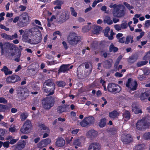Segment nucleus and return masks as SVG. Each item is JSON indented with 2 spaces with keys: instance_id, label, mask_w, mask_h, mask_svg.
I'll return each mask as SVG.
<instances>
[{
  "instance_id": "obj_36",
  "label": "nucleus",
  "mask_w": 150,
  "mask_h": 150,
  "mask_svg": "<svg viewBox=\"0 0 150 150\" xmlns=\"http://www.w3.org/2000/svg\"><path fill=\"white\" fill-rule=\"evenodd\" d=\"M34 23L37 25V27L38 28L41 30H42L43 28L42 26V25L40 21L38 20H34Z\"/></svg>"
},
{
  "instance_id": "obj_33",
  "label": "nucleus",
  "mask_w": 150,
  "mask_h": 150,
  "mask_svg": "<svg viewBox=\"0 0 150 150\" xmlns=\"http://www.w3.org/2000/svg\"><path fill=\"white\" fill-rule=\"evenodd\" d=\"M118 50L117 47H115L112 43L111 44L109 47V51L110 52H116Z\"/></svg>"
},
{
  "instance_id": "obj_31",
  "label": "nucleus",
  "mask_w": 150,
  "mask_h": 150,
  "mask_svg": "<svg viewBox=\"0 0 150 150\" xmlns=\"http://www.w3.org/2000/svg\"><path fill=\"white\" fill-rule=\"evenodd\" d=\"M106 119L105 118H103L101 119L100 121L99 125L101 127H104L106 124Z\"/></svg>"
},
{
  "instance_id": "obj_54",
  "label": "nucleus",
  "mask_w": 150,
  "mask_h": 150,
  "mask_svg": "<svg viewBox=\"0 0 150 150\" xmlns=\"http://www.w3.org/2000/svg\"><path fill=\"white\" fill-rule=\"evenodd\" d=\"M123 4L126 6V7L129 10H130L134 8V7L130 5L126 2H124Z\"/></svg>"
},
{
  "instance_id": "obj_49",
  "label": "nucleus",
  "mask_w": 150,
  "mask_h": 150,
  "mask_svg": "<svg viewBox=\"0 0 150 150\" xmlns=\"http://www.w3.org/2000/svg\"><path fill=\"white\" fill-rule=\"evenodd\" d=\"M15 127V125H11L10 126V127L9 128V131L12 133L15 132L16 130V129Z\"/></svg>"
},
{
  "instance_id": "obj_21",
  "label": "nucleus",
  "mask_w": 150,
  "mask_h": 150,
  "mask_svg": "<svg viewBox=\"0 0 150 150\" xmlns=\"http://www.w3.org/2000/svg\"><path fill=\"white\" fill-rule=\"evenodd\" d=\"M123 120L126 122L129 120L130 118V113L127 111H126L123 113Z\"/></svg>"
},
{
  "instance_id": "obj_35",
  "label": "nucleus",
  "mask_w": 150,
  "mask_h": 150,
  "mask_svg": "<svg viewBox=\"0 0 150 150\" xmlns=\"http://www.w3.org/2000/svg\"><path fill=\"white\" fill-rule=\"evenodd\" d=\"M6 132V129H4L0 128V140H4V138L3 137L5 134Z\"/></svg>"
},
{
  "instance_id": "obj_1",
  "label": "nucleus",
  "mask_w": 150,
  "mask_h": 150,
  "mask_svg": "<svg viewBox=\"0 0 150 150\" xmlns=\"http://www.w3.org/2000/svg\"><path fill=\"white\" fill-rule=\"evenodd\" d=\"M56 16L57 21L60 23L65 22L70 18L69 13L66 10H64L61 11H57Z\"/></svg>"
},
{
  "instance_id": "obj_46",
  "label": "nucleus",
  "mask_w": 150,
  "mask_h": 150,
  "mask_svg": "<svg viewBox=\"0 0 150 150\" xmlns=\"http://www.w3.org/2000/svg\"><path fill=\"white\" fill-rule=\"evenodd\" d=\"M148 62V61H142L138 62L137 63V66L138 67H140L142 66L145 65Z\"/></svg>"
},
{
  "instance_id": "obj_16",
  "label": "nucleus",
  "mask_w": 150,
  "mask_h": 150,
  "mask_svg": "<svg viewBox=\"0 0 150 150\" xmlns=\"http://www.w3.org/2000/svg\"><path fill=\"white\" fill-rule=\"evenodd\" d=\"M26 143L24 140L20 141L17 143L16 147L17 149L20 150L23 149Z\"/></svg>"
},
{
  "instance_id": "obj_40",
  "label": "nucleus",
  "mask_w": 150,
  "mask_h": 150,
  "mask_svg": "<svg viewBox=\"0 0 150 150\" xmlns=\"http://www.w3.org/2000/svg\"><path fill=\"white\" fill-rule=\"evenodd\" d=\"M73 139V137L71 136L67 137H65V139L66 142L68 144L71 145H72V143L71 141Z\"/></svg>"
},
{
  "instance_id": "obj_17",
  "label": "nucleus",
  "mask_w": 150,
  "mask_h": 150,
  "mask_svg": "<svg viewBox=\"0 0 150 150\" xmlns=\"http://www.w3.org/2000/svg\"><path fill=\"white\" fill-rule=\"evenodd\" d=\"M28 33H25L22 36V40L24 42L30 44V42L31 41V39L28 38Z\"/></svg>"
},
{
  "instance_id": "obj_62",
  "label": "nucleus",
  "mask_w": 150,
  "mask_h": 150,
  "mask_svg": "<svg viewBox=\"0 0 150 150\" xmlns=\"http://www.w3.org/2000/svg\"><path fill=\"white\" fill-rule=\"evenodd\" d=\"M64 112L67 111L69 109V105H62Z\"/></svg>"
},
{
  "instance_id": "obj_12",
  "label": "nucleus",
  "mask_w": 150,
  "mask_h": 150,
  "mask_svg": "<svg viewBox=\"0 0 150 150\" xmlns=\"http://www.w3.org/2000/svg\"><path fill=\"white\" fill-rule=\"evenodd\" d=\"M121 140L124 143L127 144L132 141V138L129 134H127L126 135H122Z\"/></svg>"
},
{
  "instance_id": "obj_3",
  "label": "nucleus",
  "mask_w": 150,
  "mask_h": 150,
  "mask_svg": "<svg viewBox=\"0 0 150 150\" xmlns=\"http://www.w3.org/2000/svg\"><path fill=\"white\" fill-rule=\"evenodd\" d=\"M34 28H32L30 30L31 33L30 34L33 37V38L31 39V41L30 42V44H37L41 42L42 39V34L41 32L39 31L35 32L34 31Z\"/></svg>"
},
{
  "instance_id": "obj_34",
  "label": "nucleus",
  "mask_w": 150,
  "mask_h": 150,
  "mask_svg": "<svg viewBox=\"0 0 150 150\" xmlns=\"http://www.w3.org/2000/svg\"><path fill=\"white\" fill-rule=\"evenodd\" d=\"M30 128L23 126L21 129V131L23 133L26 134L29 133V130Z\"/></svg>"
},
{
  "instance_id": "obj_27",
  "label": "nucleus",
  "mask_w": 150,
  "mask_h": 150,
  "mask_svg": "<svg viewBox=\"0 0 150 150\" xmlns=\"http://www.w3.org/2000/svg\"><path fill=\"white\" fill-rule=\"evenodd\" d=\"M132 111L135 113L136 114H138L139 113H142V111L141 110L137 108L136 106L134 105L132 106Z\"/></svg>"
},
{
  "instance_id": "obj_9",
  "label": "nucleus",
  "mask_w": 150,
  "mask_h": 150,
  "mask_svg": "<svg viewBox=\"0 0 150 150\" xmlns=\"http://www.w3.org/2000/svg\"><path fill=\"white\" fill-rule=\"evenodd\" d=\"M14 45L12 43H10L9 42H6L3 43L2 42H0V48L1 50V55H3L5 52V50H6L8 47H13Z\"/></svg>"
},
{
  "instance_id": "obj_26",
  "label": "nucleus",
  "mask_w": 150,
  "mask_h": 150,
  "mask_svg": "<svg viewBox=\"0 0 150 150\" xmlns=\"http://www.w3.org/2000/svg\"><path fill=\"white\" fill-rule=\"evenodd\" d=\"M93 27L92 32L95 34H98L100 30H101V28L100 27L97 25H94Z\"/></svg>"
},
{
  "instance_id": "obj_56",
  "label": "nucleus",
  "mask_w": 150,
  "mask_h": 150,
  "mask_svg": "<svg viewBox=\"0 0 150 150\" xmlns=\"http://www.w3.org/2000/svg\"><path fill=\"white\" fill-rule=\"evenodd\" d=\"M150 26V20H147L145 21L144 27L147 28Z\"/></svg>"
},
{
  "instance_id": "obj_37",
  "label": "nucleus",
  "mask_w": 150,
  "mask_h": 150,
  "mask_svg": "<svg viewBox=\"0 0 150 150\" xmlns=\"http://www.w3.org/2000/svg\"><path fill=\"white\" fill-rule=\"evenodd\" d=\"M70 10L71 15L74 17H77L78 14L74 8L72 7H71L70 8Z\"/></svg>"
},
{
  "instance_id": "obj_38",
  "label": "nucleus",
  "mask_w": 150,
  "mask_h": 150,
  "mask_svg": "<svg viewBox=\"0 0 150 150\" xmlns=\"http://www.w3.org/2000/svg\"><path fill=\"white\" fill-rule=\"evenodd\" d=\"M88 125L94 122V118L92 117H88L85 118Z\"/></svg>"
},
{
  "instance_id": "obj_48",
  "label": "nucleus",
  "mask_w": 150,
  "mask_h": 150,
  "mask_svg": "<svg viewBox=\"0 0 150 150\" xmlns=\"http://www.w3.org/2000/svg\"><path fill=\"white\" fill-rule=\"evenodd\" d=\"M80 125L82 127H85L87 125H88L85 118L83 120L82 122H80Z\"/></svg>"
},
{
  "instance_id": "obj_41",
  "label": "nucleus",
  "mask_w": 150,
  "mask_h": 150,
  "mask_svg": "<svg viewBox=\"0 0 150 150\" xmlns=\"http://www.w3.org/2000/svg\"><path fill=\"white\" fill-rule=\"evenodd\" d=\"M1 37L5 39L11 40V35L6 33H3L1 34Z\"/></svg>"
},
{
  "instance_id": "obj_18",
  "label": "nucleus",
  "mask_w": 150,
  "mask_h": 150,
  "mask_svg": "<svg viewBox=\"0 0 150 150\" xmlns=\"http://www.w3.org/2000/svg\"><path fill=\"white\" fill-rule=\"evenodd\" d=\"M69 64H63L61 65L60 66V69L58 70V72H65L68 71L69 70Z\"/></svg>"
},
{
  "instance_id": "obj_30",
  "label": "nucleus",
  "mask_w": 150,
  "mask_h": 150,
  "mask_svg": "<svg viewBox=\"0 0 150 150\" xmlns=\"http://www.w3.org/2000/svg\"><path fill=\"white\" fill-rule=\"evenodd\" d=\"M28 114L26 112H24L21 113L20 115V118L22 121H24L28 117Z\"/></svg>"
},
{
  "instance_id": "obj_59",
  "label": "nucleus",
  "mask_w": 150,
  "mask_h": 150,
  "mask_svg": "<svg viewBox=\"0 0 150 150\" xmlns=\"http://www.w3.org/2000/svg\"><path fill=\"white\" fill-rule=\"evenodd\" d=\"M144 73L145 75H148L150 73V70L147 68H145L144 69Z\"/></svg>"
},
{
  "instance_id": "obj_7",
  "label": "nucleus",
  "mask_w": 150,
  "mask_h": 150,
  "mask_svg": "<svg viewBox=\"0 0 150 150\" xmlns=\"http://www.w3.org/2000/svg\"><path fill=\"white\" fill-rule=\"evenodd\" d=\"M20 20L18 23V25L23 27L26 26L29 21V16L27 13L24 12L20 16Z\"/></svg>"
},
{
  "instance_id": "obj_45",
  "label": "nucleus",
  "mask_w": 150,
  "mask_h": 150,
  "mask_svg": "<svg viewBox=\"0 0 150 150\" xmlns=\"http://www.w3.org/2000/svg\"><path fill=\"white\" fill-rule=\"evenodd\" d=\"M91 28V26L86 25L83 27L82 28V30L83 32H86L89 30Z\"/></svg>"
},
{
  "instance_id": "obj_2",
  "label": "nucleus",
  "mask_w": 150,
  "mask_h": 150,
  "mask_svg": "<svg viewBox=\"0 0 150 150\" xmlns=\"http://www.w3.org/2000/svg\"><path fill=\"white\" fill-rule=\"evenodd\" d=\"M67 39L68 42L72 46L76 45L80 42L81 40V37L74 32L70 33L68 35Z\"/></svg>"
},
{
  "instance_id": "obj_44",
  "label": "nucleus",
  "mask_w": 150,
  "mask_h": 150,
  "mask_svg": "<svg viewBox=\"0 0 150 150\" xmlns=\"http://www.w3.org/2000/svg\"><path fill=\"white\" fill-rule=\"evenodd\" d=\"M132 37L131 36H127L126 38V40L125 42L126 44H128L130 41H131V43H132L133 42V40H132Z\"/></svg>"
},
{
  "instance_id": "obj_60",
  "label": "nucleus",
  "mask_w": 150,
  "mask_h": 150,
  "mask_svg": "<svg viewBox=\"0 0 150 150\" xmlns=\"http://www.w3.org/2000/svg\"><path fill=\"white\" fill-rule=\"evenodd\" d=\"M7 103V100L6 99H5L4 98H0V103H3L4 104H6Z\"/></svg>"
},
{
  "instance_id": "obj_5",
  "label": "nucleus",
  "mask_w": 150,
  "mask_h": 150,
  "mask_svg": "<svg viewBox=\"0 0 150 150\" xmlns=\"http://www.w3.org/2000/svg\"><path fill=\"white\" fill-rule=\"evenodd\" d=\"M150 125V120L147 118H143L138 120L136 126L137 129L142 130L143 129L148 128Z\"/></svg>"
},
{
  "instance_id": "obj_52",
  "label": "nucleus",
  "mask_w": 150,
  "mask_h": 150,
  "mask_svg": "<svg viewBox=\"0 0 150 150\" xmlns=\"http://www.w3.org/2000/svg\"><path fill=\"white\" fill-rule=\"evenodd\" d=\"M64 108L62 106H58L57 108V111L59 113H62L64 112Z\"/></svg>"
},
{
  "instance_id": "obj_61",
  "label": "nucleus",
  "mask_w": 150,
  "mask_h": 150,
  "mask_svg": "<svg viewBox=\"0 0 150 150\" xmlns=\"http://www.w3.org/2000/svg\"><path fill=\"white\" fill-rule=\"evenodd\" d=\"M9 144L10 143L8 141L3 142V145L4 147L8 148L9 147Z\"/></svg>"
},
{
  "instance_id": "obj_63",
  "label": "nucleus",
  "mask_w": 150,
  "mask_h": 150,
  "mask_svg": "<svg viewBox=\"0 0 150 150\" xmlns=\"http://www.w3.org/2000/svg\"><path fill=\"white\" fill-rule=\"evenodd\" d=\"M45 144L47 146L51 142V139H46L43 140Z\"/></svg>"
},
{
  "instance_id": "obj_25",
  "label": "nucleus",
  "mask_w": 150,
  "mask_h": 150,
  "mask_svg": "<svg viewBox=\"0 0 150 150\" xmlns=\"http://www.w3.org/2000/svg\"><path fill=\"white\" fill-rule=\"evenodd\" d=\"M97 134V132L93 130H89L87 134L88 136L91 138L96 136Z\"/></svg>"
},
{
  "instance_id": "obj_14",
  "label": "nucleus",
  "mask_w": 150,
  "mask_h": 150,
  "mask_svg": "<svg viewBox=\"0 0 150 150\" xmlns=\"http://www.w3.org/2000/svg\"><path fill=\"white\" fill-rule=\"evenodd\" d=\"M101 146L99 143L94 142L91 143L89 145L88 150H100Z\"/></svg>"
},
{
  "instance_id": "obj_13",
  "label": "nucleus",
  "mask_w": 150,
  "mask_h": 150,
  "mask_svg": "<svg viewBox=\"0 0 150 150\" xmlns=\"http://www.w3.org/2000/svg\"><path fill=\"white\" fill-rule=\"evenodd\" d=\"M53 4L56 6L54 7L55 10L57 9H60L61 8V6L64 3V0H55L52 2Z\"/></svg>"
},
{
  "instance_id": "obj_42",
  "label": "nucleus",
  "mask_w": 150,
  "mask_h": 150,
  "mask_svg": "<svg viewBox=\"0 0 150 150\" xmlns=\"http://www.w3.org/2000/svg\"><path fill=\"white\" fill-rule=\"evenodd\" d=\"M23 126L30 128L31 127V124L30 121L29 120H26Z\"/></svg>"
},
{
  "instance_id": "obj_53",
  "label": "nucleus",
  "mask_w": 150,
  "mask_h": 150,
  "mask_svg": "<svg viewBox=\"0 0 150 150\" xmlns=\"http://www.w3.org/2000/svg\"><path fill=\"white\" fill-rule=\"evenodd\" d=\"M127 24L126 22L122 23L120 25V27L121 28V29H125L127 27Z\"/></svg>"
},
{
  "instance_id": "obj_50",
  "label": "nucleus",
  "mask_w": 150,
  "mask_h": 150,
  "mask_svg": "<svg viewBox=\"0 0 150 150\" xmlns=\"http://www.w3.org/2000/svg\"><path fill=\"white\" fill-rule=\"evenodd\" d=\"M43 91L46 93H48L49 95H50V92H52V91L50 90V89L49 90V89L47 88L45 85H44L43 86Z\"/></svg>"
},
{
  "instance_id": "obj_23",
  "label": "nucleus",
  "mask_w": 150,
  "mask_h": 150,
  "mask_svg": "<svg viewBox=\"0 0 150 150\" xmlns=\"http://www.w3.org/2000/svg\"><path fill=\"white\" fill-rule=\"evenodd\" d=\"M103 22L105 23H107L109 25L112 24L113 21L110 17L109 16H105L104 18Z\"/></svg>"
},
{
  "instance_id": "obj_51",
  "label": "nucleus",
  "mask_w": 150,
  "mask_h": 150,
  "mask_svg": "<svg viewBox=\"0 0 150 150\" xmlns=\"http://www.w3.org/2000/svg\"><path fill=\"white\" fill-rule=\"evenodd\" d=\"M47 64L48 65H52L57 64L58 62L56 61H53L51 62L49 61H47L46 62Z\"/></svg>"
},
{
  "instance_id": "obj_47",
  "label": "nucleus",
  "mask_w": 150,
  "mask_h": 150,
  "mask_svg": "<svg viewBox=\"0 0 150 150\" xmlns=\"http://www.w3.org/2000/svg\"><path fill=\"white\" fill-rule=\"evenodd\" d=\"M144 145L140 144L136 146L134 148V150H142L143 148Z\"/></svg>"
},
{
  "instance_id": "obj_55",
  "label": "nucleus",
  "mask_w": 150,
  "mask_h": 150,
  "mask_svg": "<svg viewBox=\"0 0 150 150\" xmlns=\"http://www.w3.org/2000/svg\"><path fill=\"white\" fill-rule=\"evenodd\" d=\"M144 137L146 139H150V133L149 132L145 133L144 135Z\"/></svg>"
},
{
  "instance_id": "obj_43",
  "label": "nucleus",
  "mask_w": 150,
  "mask_h": 150,
  "mask_svg": "<svg viewBox=\"0 0 150 150\" xmlns=\"http://www.w3.org/2000/svg\"><path fill=\"white\" fill-rule=\"evenodd\" d=\"M46 146V145L44 143L43 140L40 142L38 144V147L39 148H41L42 147H45Z\"/></svg>"
},
{
  "instance_id": "obj_4",
  "label": "nucleus",
  "mask_w": 150,
  "mask_h": 150,
  "mask_svg": "<svg viewBox=\"0 0 150 150\" xmlns=\"http://www.w3.org/2000/svg\"><path fill=\"white\" fill-rule=\"evenodd\" d=\"M126 9L122 5H118V6L115 10H113L112 13L115 17L121 18L124 17L125 14Z\"/></svg>"
},
{
  "instance_id": "obj_20",
  "label": "nucleus",
  "mask_w": 150,
  "mask_h": 150,
  "mask_svg": "<svg viewBox=\"0 0 150 150\" xmlns=\"http://www.w3.org/2000/svg\"><path fill=\"white\" fill-rule=\"evenodd\" d=\"M119 115V112L116 110H114L109 113V117L113 119H115L117 118Z\"/></svg>"
},
{
  "instance_id": "obj_6",
  "label": "nucleus",
  "mask_w": 150,
  "mask_h": 150,
  "mask_svg": "<svg viewBox=\"0 0 150 150\" xmlns=\"http://www.w3.org/2000/svg\"><path fill=\"white\" fill-rule=\"evenodd\" d=\"M54 98L48 97L42 100V105L45 109L49 110L54 105Z\"/></svg>"
},
{
  "instance_id": "obj_39",
  "label": "nucleus",
  "mask_w": 150,
  "mask_h": 150,
  "mask_svg": "<svg viewBox=\"0 0 150 150\" xmlns=\"http://www.w3.org/2000/svg\"><path fill=\"white\" fill-rule=\"evenodd\" d=\"M56 83L59 87H63L66 85L65 82L62 81H57L56 82Z\"/></svg>"
},
{
  "instance_id": "obj_11",
  "label": "nucleus",
  "mask_w": 150,
  "mask_h": 150,
  "mask_svg": "<svg viewBox=\"0 0 150 150\" xmlns=\"http://www.w3.org/2000/svg\"><path fill=\"white\" fill-rule=\"evenodd\" d=\"M20 77L17 75H13L6 79V81L8 83H14L20 80Z\"/></svg>"
},
{
  "instance_id": "obj_24",
  "label": "nucleus",
  "mask_w": 150,
  "mask_h": 150,
  "mask_svg": "<svg viewBox=\"0 0 150 150\" xmlns=\"http://www.w3.org/2000/svg\"><path fill=\"white\" fill-rule=\"evenodd\" d=\"M113 62L112 60L111 61H106L103 63V67L107 69H109L112 66V64Z\"/></svg>"
},
{
  "instance_id": "obj_8",
  "label": "nucleus",
  "mask_w": 150,
  "mask_h": 150,
  "mask_svg": "<svg viewBox=\"0 0 150 150\" xmlns=\"http://www.w3.org/2000/svg\"><path fill=\"white\" fill-rule=\"evenodd\" d=\"M137 85V82L136 81L133 80L131 78L128 79L126 84V86L132 91L136 89Z\"/></svg>"
},
{
  "instance_id": "obj_19",
  "label": "nucleus",
  "mask_w": 150,
  "mask_h": 150,
  "mask_svg": "<svg viewBox=\"0 0 150 150\" xmlns=\"http://www.w3.org/2000/svg\"><path fill=\"white\" fill-rule=\"evenodd\" d=\"M1 71L4 73L6 75L11 74L12 73V71L9 69L6 66H4L1 69Z\"/></svg>"
},
{
  "instance_id": "obj_28",
  "label": "nucleus",
  "mask_w": 150,
  "mask_h": 150,
  "mask_svg": "<svg viewBox=\"0 0 150 150\" xmlns=\"http://www.w3.org/2000/svg\"><path fill=\"white\" fill-rule=\"evenodd\" d=\"M121 90V88L118 85L116 84L112 93L116 94L119 93Z\"/></svg>"
},
{
  "instance_id": "obj_10",
  "label": "nucleus",
  "mask_w": 150,
  "mask_h": 150,
  "mask_svg": "<svg viewBox=\"0 0 150 150\" xmlns=\"http://www.w3.org/2000/svg\"><path fill=\"white\" fill-rule=\"evenodd\" d=\"M44 84L47 86H52L53 88L50 89V90L52 91V92L50 93L49 95H51L53 94L54 93V91L55 88V84L52 80L51 79L47 80L45 82Z\"/></svg>"
},
{
  "instance_id": "obj_64",
  "label": "nucleus",
  "mask_w": 150,
  "mask_h": 150,
  "mask_svg": "<svg viewBox=\"0 0 150 150\" xmlns=\"http://www.w3.org/2000/svg\"><path fill=\"white\" fill-rule=\"evenodd\" d=\"M144 59H149L150 58V51L144 57Z\"/></svg>"
},
{
  "instance_id": "obj_32",
  "label": "nucleus",
  "mask_w": 150,
  "mask_h": 150,
  "mask_svg": "<svg viewBox=\"0 0 150 150\" xmlns=\"http://www.w3.org/2000/svg\"><path fill=\"white\" fill-rule=\"evenodd\" d=\"M81 141L80 139L76 138L74 139L72 145L80 146L81 145Z\"/></svg>"
},
{
  "instance_id": "obj_57",
  "label": "nucleus",
  "mask_w": 150,
  "mask_h": 150,
  "mask_svg": "<svg viewBox=\"0 0 150 150\" xmlns=\"http://www.w3.org/2000/svg\"><path fill=\"white\" fill-rule=\"evenodd\" d=\"M110 30V28L109 27H106V28L105 29L104 31V35L106 37H108V33L109 32Z\"/></svg>"
},
{
  "instance_id": "obj_29",
  "label": "nucleus",
  "mask_w": 150,
  "mask_h": 150,
  "mask_svg": "<svg viewBox=\"0 0 150 150\" xmlns=\"http://www.w3.org/2000/svg\"><path fill=\"white\" fill-rule=\"evenodd\" d=\"M115 84L114 83H109L107 87L108 91L112 93L115 87Z\"/></svg>"
},
{
  "instance_id": "obj_58",
  "label": "nucleus",
  "mask_w": 150,
  "mask_h": 150,
  "mask_svg": "<svg viewBox=\"0 0 150 150\" xmlns=\"http://www.w3.org/2000/svg\"><path fill=\"white\" fill-rule=\"evenodd\" d=\"M120 62L119 61H118L117 60L115 62V63L114 66V71H117V67H118V64H119Z\"/></svg>"
},
{
  "instance_id": "obj_22",
  "label": "nucleus",
  "mask_w": 150,
  "mask_h": 150,
  "mask_svg": "<svg viewBox=\"0 0 150 150\" xmlns=\"http://www.w3.org/2000/svg\"><path fill=\"white\" fill-rule=\"evenodd\" d=\"M150 95L148 92H145L141 94L140 98L142 100L146 101L147 100L148 97Z\"/></svg>"
},
{
  "instance_id": "obj_15",
  "label": "nucleus",
  "mask_w": 150,
  "mask_h": 150,
  "mask_svg": "<svg viewBox=\"0 0 150 150\" xmlns=\"http://www.w3.org/2000/svg\"><path fill=\"white\" fill-rule=\"evenodd\" d=\"M65 144V141L62 137L56 139L55 142L56 145L58 147L63 146Z\"/></svg>"
}]
</instances>
